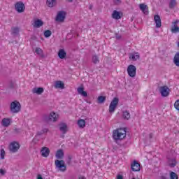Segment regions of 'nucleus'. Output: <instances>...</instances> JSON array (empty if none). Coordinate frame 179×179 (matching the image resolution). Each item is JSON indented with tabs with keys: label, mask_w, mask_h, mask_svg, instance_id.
I'll return each instance as SVG.
<instances>
[{
	"label": "nucleus",
	"mask_w": 179,
	"mask_h": 179,
	"mask_svg": "<svg viewBox=\"0 0 179 179\" xmlns=\"http://www.w3.org/2000/svg\"><path fill=\"white\" fill-rule=\"evenodd\" d=\"M113 138L115 141H121L127 138V129H117L113 131Z\"/></svg>",
	"instance_id": "obj_1"
},
{
	"label": "nucleus",
	"mask_w": 179,
	"mask_h": 179,
	"mask_svg": "<svg viewBox=\"0 0 179 179\" xmlns=\"http://www.w3.org/2000/svg\"><path fill=\"white\" fill-rule=\"evenodd\" d=\"M120 99L117 97L113 98L109 105V113L110 114H113L115 112V109L118 107V103Z\"/></svg>",
	"instance_id": "obj_2"
},
{
	"label": "nucleus",
	"mask_w": 179,
	"mask_h": 179,
	"mask_svg": "<svg viewBox=\"0 0 179 179\" xmlns=\"http://www.w3.org/2000/svg\"><path fill=\"white\" fill-rule=\"evenodd\" d=\"M20 108H21V106L19 101H13L10 104V110L15 114L20 111Z\"/></svg>",
	"instance_id": "obj_3"
},
{
	"label": "nucleus",
	"mask_w": 179,
	"mask_h": 179,
	"mask_svg": "<svg viewBox=\"0 0 179 179\" xmlns=\"http://www.w3.org/2000/svg\"><path fill=\"white\" fill-rule=\"evenodd\" d=\"M55 164L57 169H59L60 171H66V166L65 165L64 160L56 159Z\"/></svg>",
	"instance_id": "obj_4"
},
{
	"label": "nucleus",
	"mask_w": 179,
	"mask_h": 179,
	"mask_svg": "<svg viewBox=\"0 0 179 179\" xmlns=\"http://www.w3.org/2000/svg\"><path fill=\"white\" fill-rule=\"evenodd\" d=\"M127 73L131 78H135L136 76V67L133 64L129 65L127 67Z\"/></svg>",
	"instance_id": "obj_5"
},
{
	"label": "nucleus",
	"mask_w": 179,
	"mask_h": 179,
	"mask_svg": "<svg viewBox=\"0 0 179 179\" xmlns=\"http://www.w3.org/2000/svg\"><path fill=\"white\" fill-rule=\"evenodd\" d=\"M159 92L162 97H168L170 94V88L166 85L159 87Z\"/></svg>",
	"instance_id": "obj_6"
},
{
	"label": "nucleus",
	"mask_w": 179,
	"mask_h": 179,
	"mask_svg": "<svg viewBox=\"0 0 179 179\" xmlns=\"http://www.w3.org/2000/svg\"><path fill=\"white\" fill-rule=\"evenodd\" d=\"M15 10L18 12V13H22V12H24V9H26V7L24 6V3L22 1H17L15 5Z\"/></svg>",
	"instance_id": "obj_7"
},
{
	"label": "nucleus",
	"mask_w": 179,
	"mask_h": 179,
	"mask_svg": "<svg viewBox=\"0 0 179 179\" xmlns=\"http://www.w3.org/2000/svg\"><path fill=\"white\" fill-rule=\"evenodd\" d=\"M20 148V145L17 142H13L9 145L10 152L12 153H16Z\"/></svg>",
	"instance_id": "obj_8"
},
{
	"label": "nucleus",
	"mask_w": 179,
	"mask_h": 179,
	"mask_svg": "<svg viewBox=\"0 0 179 179\" xmlns=\"http://www.w3.org/2000/svg\"><path fill=\"white\" fill-rule=\"evenodd\" d=\"M59 117V116L58 115V114L52 112L50 113V114L49 115V116L48 117H45V121H52L53 122H56V121H58V118Z\"/></svg>",
	"instance_id": "obj_9"
},
{
	"label": "nucleus",
	"mask_w": 179,
	"mask_h": 179,
	"mask_svg": "<svg viewBox=\"0 0 179 179\" xmlns=\"http://www.w3.org/2000/svg\"><path fill=\"white\" fill-rule=\"evenodd\" d=\"M66 17V13H65V11H59L57 13V15L56 17V21L64 22V20H65Z\"/></svg>",
	"instance_id": "obj_10"
},
{
	"label": "nucleus",
	"mask_w": 179,
	"mask_h": 179,
	"mask_svg": "<svg viewBox=\"0 0 179 179\" xmlns=\"http://www.w3.org/2000/svg\"><path fill=\"white\" fill-rule=\"evenodd\" d=\"M132 171H141V164L138 163V161H134L131 165Z\"/></svg>",
	"instance_id": "obj_11"
},
{
	"label": "nucleus",
	"mask_w": 179,
	"mask_h": 179,
	"mask_svg": "<svg viewBox=\"0 0 179 179\" xmlns=\"http://www.w3.org/2000/svg\"><path fill=\"white\" fill-rule=\"evenodd\" d=\"M44 24V22L41 20H34V23L32 24V26L34 29H40L41 26Z\"/></svg>",
	"instance_id": "obj_12"
},
{
	"label": "nucleus",
	"mask_w": 179,
	"mask_h": 179,
	"mask_svg": "<svg viewBox=\"0 0 179 179\" xmlns=\"http://www.w3.org/2000/svg\"><path fill=\"white\" fill-rule=\"evenodd\" d=\"M41 153L43 157H48L50 156V149L47 147H43L41 150Z\"/></svg>",
	"instance_id": "obj_13"
},
{
	"label": "nucleus",
	"mask_w": 179,
	"mask_h": 179,
	"mask_svg": "<svg viewBox=\"0 0 179 179\" xmlns=\"http://www.w3.org/2000/svg\"><path fill=\"white\" fill-rule=\"evenodd\" d=\"M154 20L155 22L156 27L157 29L162 27V19L160 18L159 15H155Z\"/></svg>",
	"instance_id": "obj_14"
},
{
	"label": "nucleus",
	"mask_w": 179,
	"mask_h": 179,
	"mask_svg": "<svg viewBox=\"0 0 179 179\" xmlns=\"http://www.w3.org/2000/svg\"><path fill=\"white\" fill-rule=\"evenodd\" d=\"M34 94H43L44 93V88L43 87H35L32 90Z\"/></svg>",
	"instance_id": "obj_15"
},
{
	"label": "nucleus",
	"mask_w": 179,
	"mask_h": 179,
	"mask_svg": "<svg viewBox=\"0 0 179 179\" xmlns=\"http://www.w3.org/2000/svg\"><path fill=\"white\" fill-rule=\"evenodd\" d=\"M78 94H80L83 97H87V92L85 91V89L83 87H80L77 89Z\"/></svg>",
	"instance_id": "obj_16"
},
{
	"label": "nucleus",
	"mask_w": 179,
	"mask_h": 179,
	"mask_svg": "<svg viewBox=\"0 0 179 179\" xmlns=\"http://www.w3.org/2000/svg\"><path fill=\"white\" fill-rule=\"evenodd\" d=\"M59 131L62 132V134H66V131L68 129V126L65 123H60L59 124Z\"/></svg>",
	"instance_id": "obj_17"
},
{
	"label": "nucleus",
	"mask_w": 179,
	"mask_h": 179,
	"mask_svg": "<svg viewBox=\"0 0 179 179\" xmlns=\"http://www.w3.org/2000/svg\"><path fill=\"white\" fill-rule=\"evenodd\" d=\"M139 8H140L141 10H142L143 13H144L145 15H148V8L147 5H145L144 3H141V4H139Z\"/></svg>",
	"instance_id": "obj_18"
},
{
	"label": "nucleus",
	"mask_w": 179,
	"mask_h": 179,
	"mask_svg": "<svg viewBox=\"0 0 179 179\" xmlns=\"http://www.w3.org/2000/svg\"><path fill=\"white\" fill-rule=\"evenodd\" d=\"M179 21L178 20H176L173 23V27H172L171 29V31L172 33H178L179 31V27L178 26H177V24H178Z\"/></svg>",
	"instance_id": "obj_19"
},
{
	"label": "nucleus",
	"mask_w": 179,
	"mask_h": 179,
	"mask_svg": "<svg viewBox=\"0 0 179 179\" xmlns=\"http://www.w3.org/2000/svg\"><path fill=\"white\" fill-rule=\"evenodd\" d=\"M58 57L60 59H64L65 57H66V52H65V50L60 49L58 52Z\"/></svg>",
	"instance_id": "obj_20"
},
{
	"label": "nucleus",
	"mask_w": 179,
	"mask_h": 179,
	"mask_svg": "<svg viewBox=\"0 0 179 179\" xmlns=\"http://www.w3.org/2000/svg\"><path fill=\"white\" fill-rule=\"evenodd\" d=\"M19 31H20V29L17 27H13L11 28V34L13 36H19Z\"/></svg>",
	"instance_id": "obj_21"
},
{
	"label": "nucleus",
	"mask_w": 179,
	"mask_h": 179,
	"mask_svg": "<svg viewBox=\"0 0 179 179\" xmlns=\"http://www.w3.org/2000/svg\"><path fill=\"white\" fill-rule=\"evenodd\" d=\"M122 117L123 119L128 120L131 118V113L128 110H124Z\"/></svg>",
	"instance_id": "obj_22"
},
{
	"label": "nucleus",
	"mask_w": 179,
	"mask_h": 179,
	"mask_svg": "<svg viewBox=\"0 0 179 179\" xmlns=\"http://www.w3.org/2000/svg\"><path fill=\"white\" fill-rule=\"evenodd\" d=\"M55 87L56 89H64L65 85L62 81H57L55 84Z\"/></svg>",
	"instance_id": "obj_23"
},
{
	"label": "nucleus",
	"mask_w": 179,
	"mask_h": 179,
	"mask_svg": "<svg viewBox=\"0 0 179 179\" xmlns=\"http://www.w3.org/2000/svg\"><path fill=\"white\" fill-rule=\"evenodd\" d=\"M113 19H116V20H118L119 19H121V15L120 14V12L117 10H114L112 14Z\"/></svg>",
	"instance_id": "obj_24"
},
{
	"label": "nucleus",
	"mask_w": 179,
	"mask_h": 179,
	"mask_svg": "<svg viewBox=\"0 0 179 179\" xmlns=\"http://www.w3.org/2000/svg\"><path fill=\"white\" fill-rule=\"evenodd\" d=\"M56 159H62L64 157V150H58L55 155Z\"/></svg>",
	"instance_id": "obj_25"
},
{
	"label": "nucleus",
	"mask_w": 179,
	"mask_h": 179,
	"mask_svg": "<svg viewBox=\"0 0 179 179\" xmlns=\"http://www.w3.org/2000/svg\"><path fill=\"white\" fill-rule=\"evenodd\" d=\"M1 123L3 127H9L10 125V119L3 118Z\"/></svg>",
	"instance_id": "obj_26"
},
{
	"label": "nucleus",
	"mask_w": 179,
	"mask_h": 179,
	"mask_svg": "<svg viewBox=\"0 0 179 179\" xmlns=\"http://www.w3.org/2000/svg\"><path fill=\"white\" fill-rule=\"evenodd\" d=\"M35 52L38 55H40V57L41 58H44V53L43 52V49L42 48H36L35 49Z\"/></svg>",
	"instance_id": "obj_27"
},
{
	"label": "nucleus",
	"mask_w": 179,
	"mask_h": 179,
	"mask_svg": "<svg viewBox=\"0 0 179 179\" xmlns=\"http://www.w3.org/2000/svg\"><path fill=\"white\" fill-rule=\"evenodd\" d=\"M78 125L79 128H85L86 127V121L83 119H80L78 121Z\"/></svg>",
	"instance_id": "obj_28"
},
{
	"label": "nucleus",
	"mask_w": 179,
	"mask_h": 179,
	"mask_svg": "<svg viewBox=\"0 0 179 179\" xmlns=\"http://www.w3.org/2000/svg\"><path fill=\"white\" fill-rule=\"evenodd\" d=\"M130 58L131 59H132V61H138V59H139V53L138 52L132 53L130 55Z\"/></svg>",
	"instance_id": "obj_29"
},
{
	"label": "nucleus",
	"mask_w": 179,
	"mask_h": 179,
	"mask_svg": "<svg viewBox=\"0 0 179 179\" xmlns=\"http://www.w3.org/2000/svg\"><path fill=\"white\" fill-rule=\"evenodd\" d=\"M177 6V1L176 0H171L169 2V9H174Z\"/></svg>",
	"instance_id": "obj_30"
},
{
	"label": "nucleus",
	"mask_w": 179,
	"mask_h": 179,
	"mask_svg": "<svg viewBox=\"0 0 179 179\" xmlns=\"http://www.w3.org/2000/svg\"><path fill=\"white\" fill-rule=\"evenodd\" d=\"M106 96H99L97 98V103L99 104H103V103H104V101H106Z\"/></svg>",
	"instance_id": "obj_31"
},
{
	"label": "nucleus",
	"mask_w": 179,
	"mask_h": 179,
	"mask_svg": "<svg viewBox=\"0 0 179 179\" xmlns=\"http://www.w3.org/2000/svg\"><path fill=\"white\" fill-rule=\"evenodd\" d=\"M56 3V0H47V5L49 8H52Z\"/></svg>",
	"instance_id": "obj_32"
},
{
	"label": "nucleus",
	"mask_w": 179,
	"mask_h": 179,
	"mask_svg": "<svg viewBox=\"0 0 179 179\" xmlns=\"http://www.w3.org/2000/svg\"><path fill=\"white\" fill-rule=\"evenodd\" d=\"M92 62H93V64H99L100 59H99V56H97V55L92 56Z\"/></svg>",
	"instance_id": "obj_33"
},
{
	"label": "nucleus",
	"mask_w": 179,
	"mask_h": 179,
	"mask_svg": "<svg viewBox=\"0 0 179 179\" xmlns=\"http://www.w3.org/2000/svg\"><path fill=\"white\" fill-rule=\"evenodd\" d=\"M170 178L171 179H178V175L175 172L171 171L170 173Z\"/></svg>",
	"instance_id": "obj_34"
},
{
	"label": "nucleus",
	"mask_w": 179,
	"mask_h": 179,
	"mask_svg": "<svg viewBox=\"0 0 179 179\" xmlns=\"http://www.w3.org/2000/svg\"><path fill=\"white\" fill-rule=\"evenodd\" d=\"M52 34V32L50 30H46L44 31V36L46 38L51 37V35Z\"/></svg>",
	"instance_id": "obj_35"
},
{
	"label": "nucleus",
	"mask_w": 179,
	"mask_h": 179,
	"mask_svg": "<svg viewBox=\"0 0 179 179\" xmlns=\"http://www.w3.org/2000/svg\"><path fill=\"white\" fill-rule=\"evenodd\" d=\"M0 156L1 160H3V159H5V150H3V148L1 150Z\"/></svg>",
	"instance_id": "obj_36"
},
{
	"label": "nucleus",
	"mask_w": 179,
	"mask_h": 179,
	"mask_svg": "<svg viewBox=\"0 0 179 179\" xmlns=\"http://www.w3.org/2000/svg\"><path fill=\"white\" fill-rule=\"evenodd\" d=\"M176 165H177V162H176V159H173L172 162L169 164V166L171 168L176 167Z\"/></svg>",
	"instance_id": "obj_37"
},
{
	"label": "nucleus",
	"mask_w": 179,
	"mask_h": 179,
	"mask_svg": "<svg viewBox=\"0 0 179 179\" xmlns=\"http://www.w3.org/2000/svg\"><path fill=\"white\" fill-rule=\"evenodd\" d=\"M66 163H67V164H71V163H72V157H71V156L68 157V159L66 160Z\"/></svg>",
	"instance_id": "obj_38"
},
{
	"label": "nucleus",
	"mask_w": 179,
	"mask_h": 179,
	"mask_svg": "<svg viewBox=\"0 0 179 179\" xmlns=\"http://www.w3.org/2000/svg\"><path fill=\"white\" fill-rule=\"evenodd\" d=\"M113 3L115 5H120L121 4V0H113Z\"/></svg>",
	"instance_id": "obj_39"
},
{
	"label": "nucleus",
	"mask_w": 179,
	"mask_h": 179,
	"mask_svg": "<svg viewBox=\"0 0 179 179\" xmlns=\"http://www.w3.org/2000/svg\"><path fill=\"white\" fill-rule=\"evenodd\" d=\"M116 179H124V176H122V175L118 174L116 177Z\"/></svg>",
	"instance_id": "obj_40"
},
{
	"label": "nucleus",
	"mask_w": 179,
	"mask_h": 179,
	"mask_svg": "<svg viewBox=\"0 0 179 179\" xmlns=\"http://www.w3.org/2000/svg\"><path fill=\"white\" fill-rule=\"evenodd\" d=\"M115 38H117V40H120V38H121V35H120V34H116Z\"/></svg>",
	"instance_id": "obj_41"
},
{
	"label": "nucleus",
	"mask_w": 179,
	"mask_h": 179,
	"mask_svg": "<svg viewBox=\"0 0 179 179\" xmlns=\"http://www.w3.org/2000/svg\"><path fill=\"white\" fill-rule=\"evenodd\" d=\"M0 174H1V176H5V171L3 169H0Z\"/></svg>",
	"instance_id": "obj_42"
},
{
	"label": "nucleus",
	"mask_w": 179,
	"mask_h": 179,
	"mask_svg": "<svg viewBox=\"0 0 179 179\" xmlns=\"http://www.w3.org/2000/svg\"><path fill=\"white\" fill-rule=\"evenodd\" d=\"M149 136H150V138L152 139V138H153V134L152 133L150 134Z\"/></svg>",
	"instance_id": "obj_43"
},
{
	"label": "nucleus",
	"mask_w": 179,
	"mask_h": 179,
	"mask_svg": "<svg viewBox=\"0 0 179 179\" xmlns=\"http://www.w3.org/2000/svg\"><path fill=\"white\" fill-rule=\"evenodd\" d=\"M159 179H167V178H166V176H161Z\"/></svg>",
	"instance_id": "obj_44"
},
{
	"label": "nucleus",
	"mask_w": 179,
	"mask_h": 179,
	"mask_svg": "<svg viewBox=\"0 0 179 179\" xmlns=\"http://www.w3.org/2000/svg\"><path fill=\"white\" fill-rule=\"evenodd\" d=\"M43 132H48V129H43Z\"/></svg>",
	"instance_id": "obj_45"
},
{
	"label": "nucleus",
	"mask_w": 179,
	"mask_h": 179,
	"mask_svg": "<svg viewBox=\"0 0 179 179\" xmlns=\"http://www.w3.org/2000/svg\"><path fill=\"white\" fill-rule=\"evenodd\" d=\"M79 179H86L84 176L79 178Z\"/></svg>",
	"instance_id": "obj_46"
},
{
	"label": "nucleus",
	"mask_w": 179,
	"mask_h": 179,
	"mask_svg": "<svg viewBox=\"0 0 179 179\" xmlns=\"http://www.w3.org/2000/svg\"><path fill=\"white\" fill-rule=\"evenodd\" d=\"M68 2H73V0H68Z\"/></svg>",
	"instance_id": "obj_47"
},
{
	"label": "nucleus",
	"mask_w": 179,
	"mask_h": 179,
	"mask_svg": "<svg viewBox=\"0 0 179 179\" xmlns=\"http://www.w3.org/2000/svg\"><path fill=\"white\" fill-rule=\"evenodd\" d=\"M90 9H92V6L90 7Z\"/></svg>",
	"instance_id": "obj_48"
},
{
	"label": "nucleus",
	"mask_w": 179,
	"mask_h": 179,
	"mask_svg": "<svg viewBox=\"0 0 179 179\" xmlns=\"http://www.w3.org/2000/svg\"><path fill=\"white\" fill-rule=\"evenodd\" d=\"M134 179V178H133Z\"/></svg>",
	"instance_id": "obj_49"
}]
</instances>
